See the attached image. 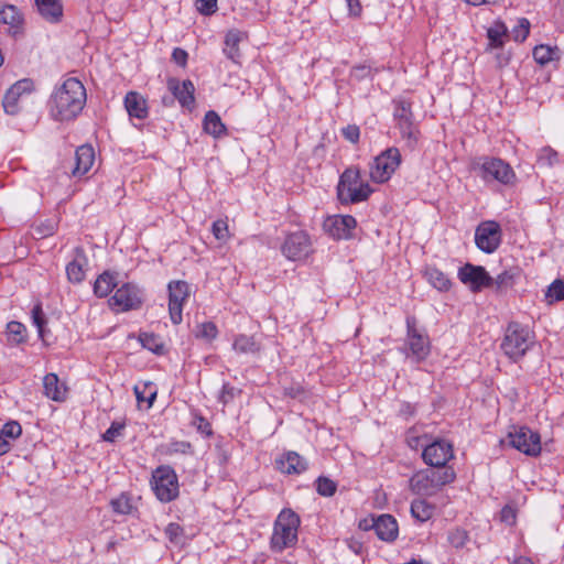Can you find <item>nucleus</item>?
<instances>
[{
    "label": "nucleus",
    "instance_id": "nucleus-35",
    "mask_svg": "<svg viewBox=\"0 0 564 564\" xmlns=\"http://www.w3.org/2000/svg\"><path fill=\"white\" fill-rule=\"evenodd\" d=\"M6 336L8 345L11 347L24 344L28 339V330L24 324L18 321H11L7 324Z\"/></svg>",
    "mask_w": 564,
    "mask_h": 564
},
{
    "label": "nucleus",
    "instance_id": "nucleus-52",
    "mask_svg": "<svg viewBox=\"0 0 564 564\" xmlns=\"http://www.w3.org/2000/svg\"><path fill=\"white\" fill-rule=\"evenodd\" d=\"M212 231L217 240L226 241L229 238L228 224L223 219L213 223Z\"/></svg>",
    "mask_w": 564,
    "mask_h": 564
},
{
    "label": "nucleus",
    "instance_id": "nucleus-8",
    "mask_svg": "<svg viewBox=\"0 0 564 564\" xmlns=\"http://www.w3.org/2000/svg\"><path fill=\"white\" fill-rule=\"evenodd\" d=\"M151 489L162 503L176 500L180 496V482L176 471L170 465H160L152 470Z\"/></svg>",
    "mask_w": 564,
    "mask_h": 564
},
{
    "label": "nucleus",
    "instance_id": "nucleus-46",
    "mask_svg": "<svg viewBox=\"0 0 564 564\" xmlns=\"http://www.w3.org/2000/svg\"><path fill=\"white\" fill-rule=\"evenodd\" d=\"M314 486L316 492L322 497H333L337 491V482L326 476H319Z\"/></svg>",
    "mask_w": 564,
    "mask_h": 564
},
{
    "label": "nucleus",
    "instance_id": "nucleus-29",
    "mask_svg": "<svg viewBox=\"0 0 564 564\" xmlns=\"http://www.w3.org/2000/svg\"><path fill=\"white\" fill-rule=\"evenodd\" d=\"M261 347V341L254 335L238 334L232 341V349L239 355H256Z\"/></svg>",
    "mask_w": 564,
    "mask_h": 564
},
{
    "label": "nucleus",
    "instance_id": "nucleus-43",
    "mask_svg": "<svg viewBox=\"0 0 564 564\" xmlns=\"http://www.w3.org/2000/svg\"><path fill=\"white\" fill-rule=\"evenodd\" d=\"M219 330L217 325L212 322H203L197 325L195 330V337L206 343H212L218 337Z\"/></svg>",
    "mask_w": 564,
    "mask_h": 564
},
{
    "label": "nucleus",
    "instance_id": "nucleus-31",
    "mask_svg": "<svg viewBox=\"0 0 564 564\" xmlns=\"http://www.w3.org/2000/svg\"><path fill=\"white\" fill-rule=\"evenodd\" d=\"M423 275L440 292H448L453 285L448 275L436 267H426Z\"/></svg>",
    "mask_w": 564,
    "mask_h": 564
},
{
    "label": "nucleus",
    "instance_id": "nucleus-63",
    "mask_svg": "<svg viewBox=\"0 0 564 564\" xmlns=\"http://www.w3.org/2000/svg\"><path fill=\"white\" fill-rule=\"evenodd\" d=\"M509 563L510 564H534V562L530 557L523 556V555L514 556L512 560H509Z\"/></svg>",
    "mask_w": 564,
    "mask_h": 564
},
{
    "label": "nucleus",
    "instance_id": "nucleus-17",
    "mask_svg": "<svg viewBox=\"0 0 564 564\" xmlns=\"http://www.w3.org/2000/svg\"><path fill=\"white\" fill-rule=\"evenodd\" d=\"M454 446L449 441L435 438L422 451V459L430 467H451L448 462L454 459Z\"/></svg>",
    "mask_w": 564,
    "mask_h": 564
},
{
    "label": "nucleus",
    "instance_id": "nucleus-25",
    "mask_svg": "<svg viewBox=\"0 0 564 564\" xmlns=\"http://www.w3.org/2000/svg\"><path fill=\"white\" fill-rule=\"evenodd\" d=\"M169 88L182 107L191 108L194 105L195 87L189 79L183 82L171 79L169 82Z\"/></svg>",
    "mask_w": 564,
    "mask_h": 564
},
{
    "label": "nucleus",
    "instance_id": "nucleus-45",
    "mask_svg": "<svg viewBox=\"0 0 564 564\" xmlns=\"http://www.w3.org/2000/svg\"><path fill=\"white\" fill-rule=\"evenodd\" d=\"M547 304H554L564 300V281L556 279L549 286L544 294Z\"/></svg>",
    "mask_w": 564,
    "mask_h": 564
},
{
    "label": "nucleus",
    "instance_id": "nucleus-56",
    "mask_svg": "<svg viewBox=\"0 0 564 564\" xmlns=\"http://www.w3.org/2000/svg\"><path fill=\"white\" fill-rule=\"evenodd\" d=\"M466 540H467L466 531H464L462 529H455V530L451 531L448 534V541L455 547L464 546Z\"/></svg>",
    "mask_w": 564,
    "mask_h": 564
},
{
    "label": "nucleus",
    "instance_id": "nucleus-58",
    "mask_svg": "<svg viewBox=\"0 0 564 564\" xmlns=\"http://www.w3.org/2000/svg\"><path fill=\"white\" fill-rule=\"evenodd\" d=\"M530 26V21L527 18H519L517 24L512 29V32L514 35H529Z\"/></svg>",
    "mask_w": 564,
    "mask_h": 564
},
{
    "label": "nucleus",
    "instance_id": "nucleus-7",
    "mask_svg": "<svg viewBox=\"0 0 564 564\" xmlns=\"http://www.w3.org/2000/svg\"><path fill=\"white\" fill-rule=\"evenodd\" d=\"M393 120L400 135L405 140L408 147L414 148L420 138V130L414 121L412 101L404 97H397L392 100Z\"/></svg>",
    "mask_w": 564,
    "mask_h": 564
},
{
    "label": "nucleus",
    "instance_id": "nucleus-55",
    "mask_svg": "<svg viewBox=\"0 0 564 564\" xmlns=\"http://www.w3.org/2000/svg\"><path fill=\"white\" fill-rule=\"evenodd\" d=\"M218 0H196L197 10L205 15L215 13L218 9Z\"/></svg>",
    "mask_w": 564,
    "mask_h": 564
},
{
    "label": "nucleus",
    "instance_id": "nucleus-22",
    "mask_svg": "<svg viewBox=\"0 0 564 564\" xmlns=\"http://www.w3.org/2000/svg\"><path fill=\"white\" fill-rule=\"evenodd\" d=\"M0 24L8 25V31L12 35H18L24 32L25 19L18 7L3 4L0 7Z\"/></svg>",
    "mask_w": 564,
    "mask_h": 564
},
{
    "label": "nucleus",
    "instance_id": "nucleus-15",
    "mask_svg": "<svg viewBox=\"0 0 564 564\" xmlns=\"http://www.w3.org/2000/svg\"><path fill=\"white\" fill-rule=\"evenodd\" d=\"M501 242L502 230L496 220H484L476 227L475 245L480 251L491 254L498 250Z\"/></svg>",
    "mask_w": 564,
    "mask_h": 564
},
{
    "label": "nucleus",
    "instance_id": "nucleus-62",
    "mask_svg": "<svg viewBox=\"0 0 564 564\" xmlns=\"http://www.w3.org/2000/svg\"><path fill=\"white\" fill-rule=\"evenodd\" d=\"M304 393V388L301 384H294L284 388V394L293 399L301 397Z\"/></svg>",
    "mask_w": 564,
    "mask_h": 564
},
{
    "label": "nucleus",
    "instance_id": "nucleus-19",
    "mask_svg": "<svg viewBox=\"0 0 564 564\" xmlns=\"http://www.w3.org/2000/svg\"><path fill=\"white\" fill-rule=\"evenodd\" d=\"M357 220L351 215H332L323 223L324 231L334 240H349L354 237Z\"/></svg>",
    "mask_w": 564,
    "mask_h": 564
},
{
    "label": "nucleus",
    "instance_id": "nucleus-10",
    "mask_svg": "<svg viewBox=\"0 0 564 564\" xmlns=\"http://www.w3.org/2000/svg\"><path fill=\"white\" fill-rule=\"evenodd\" d=\"M280 250L289 261H304L313 252L312 238L310 234L303 229L288 232Z\"/></svg>",
    "mask_w": 564,
    "mask_h": 564
},
{
    "label": "nucleus",
    "instance_id": "nucleus-44",
    "mask_svg": "<svg viewBox=\"0 0 564 564\" xmlns=\"http://www.w3.org/2000/svg\"><path fill=\"white\" fill-rule=\"evenodd\" d=\"M164 534L169 542L176 546L185 544V530L176 522L169 523L164 529Z\"/></svg>",
    "mask_w": 564,
    "mask_h": 564
},
{
    "label": "nucleus",
    "instance_id": "nucleus-12",
    "mask_svg": "<svg viewBox=\"0 0 564 564\" xmlns=\"http://www.w3.org/2000/svg\"><path fill=\"white\" fill-rule=\"evenodd\" d=\"M508 438L512 448L527 456L536 457L541 454V436L528 426H513Z\"/></svg>",
    "mask_w": 564,
    "mask_h": 564
},
{
    "label": "nucleus",
    "instance_id": "nucleus-32",
    "mask_svg": "<svg viewBox=\"0 0 564 564\" xmlns=\"http://www.w3.org/2000/svg\"><path fill=\"white\" fill-rule=\"evenodd\" d=\"M203 130L205 133L216 139L227 134V128L225 123L221 121L219 115L214 110H209L205 113L203 120Z\"/></svg>",
    "mask_w": 564,
    "mask_h": 564
},
{
    "label": "nucleus",
    "instance_id": "nucleus-16",
    "mask_svg": "<svg viewBox=\"0 0 564 564\" xmlns=\"http://www.w3.org/2000/svg\"><path fill=\"white\" fill-rule=\"evenodd\" d=\"M143 300V290L135 283L127 282L116 289L115 294L109 300V304L112 307H118L120 312H129L140 308Z\"/></svg>",
    "mask_w": 564,
    "mask_h": 564
},
{
    "label": "nucleus",
    "instance_id": "nucleus-51",
    "mask_svg": "<svg viewBox=\"0 0 564 564\" xmlns=\"http://www.w3.org/2000/svg\"><path fill=\"white\" fill-rule=\"evenodd\" d=\"M124 423L113 421L106 432L101 435L102 441L107 443H113L118 436L122 434L124 430Z\"/></svg>",
    "mask_w": 564,
    "mask_h": 564
},
{
    "label": "nucleus",
    "instance_id": "nucleus-14",
    "mask_svg": "<svg viewBox=\"0 0 564 564\" xmlns=\"http://www.w3.org/2000/svg\"><path fill=\"white\" fill-rule=\"evenodd\" d=\"M406 346L410 350V357L416 362L427 358L431 350L429 336L417 328V322L414 316L406 317Z\"/></svg>",
    "mask_w": 564,
    "mask_h": 564
},
{
    "label": "nucleus",
    "instance_id": "nucleus-26",
    "mask_svg": "<svg viewBox=\"0 0 564 564\" xmlns=\"http://www.w3.org/2000/svg\"><path fill=\"white\" fill-rule=\"evenodd\" d=\"M123 104L130 119L144 120L148 118L149 108L147 100L139 93H127Z\"/></svg>",
    "mask_w": 564,
    "mask_h": 564
},
{
    "label": "nucleus",
    "instance_id": "nucleus-30",
    "mask_svg": "<svg viewBox=\"0 0 564 564\" xmlns=\"http://www.w3.org/2000/svg\"><path fill=\"white\" fill-rule=\"evenodd\" d=\"M117 288V273L104 271L94 283V294L99 297H107Z\"/></svg>",
    "mask_w": 564,
    "mask_h": 564
},
{
    "label": "nucleus",
    "instance_id": "nucleus-53",
    "mask_svg": "<svg viewBox=\"0 0 564 564\" xmlns=\"http://www.w3.org/2000/svg\"><path fill=\"white\" fill-rule=\"evenodd\" d=\"M193 425L196 427V430L199 433L204 434L205 436H207V437L212 436V434H213L212 424L202 414L194 415Z\"/></svg>",
    "mask_w": 564,
    "mask_h": 564
},
{
    "label": "nucleus",
    "instance_id": "nucleus-41",
    "mask_svg": "<svg viewBox=\"0 0 564 564\" xmlns=\"http://www.w3.org/2000/svg\"><path fill=\"white\" fill-rule=\"evenodd\" d=\"M411 514L420 522L430 520L433 516V507L424 499H414L411 502Z\"/></svg>",
    "mask_w": 564,
    "mask_h": 564
},
{
    "label": "nucleus",
    "instance_id": "nucleus-33",
    "mask_svg": "<svg viewBox=\"0 0 564 564\" xmlns=\"http://www.w3.org/2000/svg\"><path fill=\"white\" fill-rule=\"evenodd\" d=\"M532 54L534 61L541 66L557 62L561 58V50L558 46L551 44L535 45Z\"/></svg>",
    "mask_w": 564,
    "mask_h": 564
},
{
    "label": "nucleus",
    "instance_id": "nucleus-61",
    "mask_svg": "<svg viewBox=\"0 0 564 564\" xmlns=\"http://www.w3.org/2000/svg\"><path fill=\"white\" fill-rule=\"evenodd\" d=\"M349 15L360 17L362 13V6L360 0H345Z\"/></svg>",
    "mask_w": 564,
    "mask_h": 564
},
{
    "label": "nucleus",
    "instance_id": "nucleus-18",
    "mask_svg": "<svg viewBox=\"0 0 564 564\" xmlns=\"http://www.w3.org/2000/svg\"><path fill=\"white\" fill-rule=\"evenodd\" d=\"M457 278L463 284L468 285L473 292L494 286V278L481 265L466 263L458 269Z\"/></svg>",
    "mask_w": 564,
    "mask_h": 564
},
{
    "label": "nucleus",
    "instance_id": "nucleus-28",
    "mask_svg": "<svg viewBox=\"0 0 564 564\" xmlns=\"http://www.w3.org/2000/svg\"><path fill=\"white\" fill-rule=\"evenodd\" d=\"M40 15L51 23H57L63 17L61 0H34Z\"/></svg>",
    "mask_w": 564,
    "mask_h": 564
},
{
    "label": "nucleus",
    "instance_id": "nucleus-49",
    "mask_svg": "<svg viewBox=\"0 0 564 564\" xmlns=\"http://www.w3.org/2000/svg\"><path fill=\"white\" fill-rule=\"evenodd\" d=\"M240 393L241 389L236 388L229 382H224L218 395V402L223 405H227L232 402Z\"/></svg>",
    "mask_w": 564,
    "mask_h": 564
},
{
    "label": "nucleus",
    "instance_id": "nucleus-38",
    "mask_svg": "<svg viewBox=\"0 0 564 564\" xmlns=\"http://www.w3.org/2000/svg\"><path fill=\"white\" fill-rule=\"evenodd\" d=\"M138 340L144 349H148L156 356H162L166 351L162 337L158 334L141 332L138 336Z\"/></svg>",
    "mask_w": 564,
    "mask_h": 564
},
{
    "label": "nucleus",
    "instance_id": "nucleus-24",
    "mask_svg": "<svg viewBox=\"0 0 564 564\" xmlns=\"http://www.w3.org/2000/svg\"><path fill=\"white\" fill-rule=\"evenodd\" d=\"M43 394L54 402H65L68 397V388L58 376L50 372L43 378Z\"/></svg>",
    "mask_w": 564,
    "mask_h": 564
},
{
    "label": "nucleus",
    "instance_id": "nucleus-34",
    "mask_svg": "<svg viewBox=\"0 0 564 564\" xmlns=\"http://www.w3.org/2000/svg\"><path fill=\"white\" fill-rule=\"evenodd\" d=\"M109 506L112 512L119 516H130L137 511L133 497L128 491H123L119 496L112 498Z\"/></svg>",
    "mask_w": 564,
    "mask_h": 564
},
{
    "label": "nucleus",
    "instance_id": "nucleus-9",
    "mask_svg": "<svg viewBox=\"0 0 564 564\" xmlns=\"http://www.w3.org/2000/svg\"><path fill=\"white\" fill-rule=\"evenodd\" d=\"M402 163V155L397 147H389L376 155L369 164V176L373 183H387Z\"/></svg>",
    "mask_w": 564,
    "mask_h": 564
},
{
    "label": "nucleus",
    "instance_id": "nucleus-13",
    "mask_svg": "<svg viewBox=\"0 0 564 564\" xmlns=\"http://www.w3.org/2000/svg\"><path fill=\"white\" fill-rule=\"evenodd\" d=\"M169 315L173 325L183 321V308L191 295V286L184 280H172L167 283Z\"/></svg>",
    "mask_w": 564,
    "mask_h": 564
},
{
    "label": "nucleus",
    "instance_id": "nucleus-2",
    "mask_svg": "<svg viewBox=\"0 0 564 564\" xmlns=\"http://www.w3.org/2000/svg\"><path fill=\"white\" fill-rule=\"evenodd\" d=\"M300 516L290 508L282 509L273 522L269 549L272 553H282L294 549L299 542Z\"/></svg>",
    "mask_w": 564,
    "mask_h": 564
},
{
    "label": "nucleus",
    "instance_id": "nucleus-60",
    "mask_svg": "<svg viewBox=\"0 0 564 564\" xmlns=\"http://www.w3.org/2000/svg\"><path fill=\"white\" fill-rule=\"evenodd\" d=\"M516 510L511 506H505L500 512V519L507 524H513L516 522Z\"/></svg>",
    "mask_w": 564,
    "mask_h": 564
},
{
    "label": "nucleus",
    "instance_id": "nucleus-6",
    "mask_svg": "<svg viewBox=\"0 0 564 564\" xmlns=\"http://www.w3.org/2000/svg\"><path fill=\"white\" fill-rule=\"evenodd\" d=\"M471 170L484 183L496 182L503 186H512L517 181L516 172L505 160L496 156L482 155L471 162Z\"/></svg>",
    "mask_w": 564,
    "mask_h": 564
},
{
    "label": "nucleus",
    "instance_id": "nucleus-1",
    "mask_svg": "<svg viewBox=\"0 0 564 564\" xmlns=\"http://www.w3.org/2000/svg\"><path fill=\"white\" fill-rule=\"evenodd\" d=\"M87 100L86 88L75 78H66L57 86L48 100V112L55 121H69L77 118Z\"/></svg>",
    "mask_w": 564,
    "mask_h": 564
},
{
    "label": "nucleus",
    "instance_id": "nucleus-36",
    "mask_svg": "<svg viewBox=\"0 0 564 564\" xmlns=\"http://www.w3.org/2000/svg\"><path fill=\"white\" fill-rule=\"evenodd\" d=\"M133 392L139 404L145 402L151 408L156 399L158 388L151 381H142L133 387Z\"/></svg>",
    "mask_w": 564,
    "mask_h": 564
},
{
    "label": "nucleus",
    "instance_id": "nucleus-50",
    "mask_svg": "<svg viewBox=\"0 0 564 564\" xmlns=\"http://www.w3.org/2000/svg\"><path fill=\"white\" fill-rule=\"evenodd\" d=\"M31 318L33 325L36 327L39 337L43 338L44 336V326L46 324V318L42 308V304H35L31 310Z\"/></svg>",
    "mask_w": 564,
    "mask_h": 564
},
{
    "label": "nucleus",
    "instance_id": "nucleus-64",
    "mask_svg": "<svg viewBox=\"0 0 564 564\" xmlns=\"http://www.w3.org/2000/svg\"><path fill=\"white\" fill-rule=\"evenodd\" d=\"M464 2L471 6H481V4H492L496 3L497 0H463Z\"/></svg>",
    "mask_w": 564,
    "mask_h": 564
},
{
    "label": "nucleus",
    "instance_id": "nucleus-59",
    "mask_svg": "<svg viewBox=\"0 0 564 564\" xmlns=\"http://www.w3.org/2000/svg\"><path fill=\"white\" fill-rule=\"evenodd\" d=\"M508 26L501 21L496 20L487 30V35H508Z\"/></svg>",
    "mask_w": 564,
    "mask_h": 564
},
{
    "label": "nucleus",
    "instance_id": "nucleus-27",
    "mask_svg": "<svg viewBox=\"0 0 564 564\" xmlns=\"http://www.w3.org/2000/svg\"><path fill=\"white\" fill-rule=\"evenodd\" d=\"M87 264V257L82 249H77L76 257L66 265L67 280L73 284H79L85 280L84 267Z\"/></svg>",
    "mask_w": 564,
    "mask_h": 564
},
{
    "label": "nucleus",
    "instance_id": "nucleus-57",
    "mask_svg": "<svg viewBox=\"0 0 564 564\" xmlns=\"http://www.w3.org/2000/svg\"><path fill=\"white\" fill-rule=\"evenodd\" d=\"M171 57L172 61L181 67H185L187 65L188 54L185 50L181 47H175L172 52Z\"/></svg>",
    "mask_w": 564,
    "mask_h": 564
},
{
    "label": "nucleus",
    "instance_id": "nucleus-11",
    "mask_svg": "<svg viewBox=\"0 0 564 564\" xmlns=\"http://www.w3.org/2000/svg\"><path fill=\"white\" fill-rule=\"evenodd\" d=\"M359 529L364 531L373 530L379 540L391 543L399 535V524L397 519L388 513L370 516L360 520Z\"/></svg>",
    "mask_w": 564,
    "mask_h": 564
},
{
    "label": "nucleus",
    "instance_id": "nucleus-21",
    "mask_svg": "<svg viewBox=\"0 0 564 564\" xmlns=\"http://www.w3.org/2000/svg\"><path fill=\"white\" fill-rule=\"evenodd\" d=\"M96 161L95 149L91 144H82L75 150V155L70 162L69 175L75 178H82L94 166Z\"/></svg>",
    "mask_w": 564,
    "mask_h": 564
},
{
    "label": "nucleus",
    "instance_id": "nucleus-20",
    "mask_svg": "<svg viewBox=\"0 0 564 564\" xmlns=\"http://www.w3.org/2000/svg\"><path fill=\"white\" fill-rule=\"evenodd\" d=\"M34 88L31 79H21L14 83L4 94L2 106L6 113L14 116L18 115L21 107L20 100L24 95H29Z\"/></svg>",
    "mask_w": 564,
    "mask_h": 564
},
{
    "label": "nucleus",
    "instance_id": "nucleus-47",
    "mask_svg": "<svg viewBox=\"0 0 564 564\" xmlns=\"http://www.w3.org/2000/svg\"><path fill=\"white\" fill-rule=\"evenodd\" d=\"M0 434L9 444L12 445V443L22 435V426L18 421H8L0 429Z\"/></svg>",
    "mask_w": 564,
    "mask_h": 564
},
{
    "label": "nucleus",
    "instance_id": "nucleus-5",
    "mask_svg": "<svg viewBox=\"0 0 564 564\" xmlns=\"http://www.w3.org/2000/svg\"><path fill=\"white\" fill-rule=\"evenodd\" d=\"M456 479L453 467H431L416 471L410 478V489L420 496H432Z\"/></svg>",
    "mask_w": 564,
    "mask_h": 564
},
{
    "label": "nucleus",
    "instance_id": "nucleus-48",
    "mask_svg": "<svg viewBox=\"0 0 564 564\" xmlns=\"http://www.w3.org/2000/svg\"><path fill=\"white\" fill-rule=\"evenodd\" d=\"M514 284V274L511 271L505 270L494 279V286L497 292H506Z\"/></svg>",
    "mask_w": 564,
    "mask_h": 564
},
{
    "label": "nucleus",
    "instance_id": "nucleus-40",
    "mask_svg": "<svg viewBox=\"0 0 564 564\" xmlns=\"http://www.w3.org/2000/svg\"><path fill=\"white\" fill-rule=\"evenodd\" d=\"M161 453L167 456L174 454L193 455V445L187 441L171 440L169 443L161 446Z\"/></svg>",
    "mask_w": 564,
    "mask_h": 564
},
{
    "label": "nucleus",
    "instance_id": "nucleus-39",
    "mask_svg": "<svg viewBox=\"0 0 564 564\" xmlns=\"http://www.w3.org/2000/svg\"><path fill=\"white\" fill-rule=\"evenodd\" d=\"M488 40L486 50L495 54L499 67L506 66L510 61V52L503 50L505 37H488Z\"/></svg>",
    "mask_w": 564,
    "mask_h": 564
},
{
    "label": "nucleus",
    "instance_id": "nucleus-37",
    "mask_svg": "<svg viewBox=\"0 0 564 564\" xmlns=\"http://www.w3.org/2000/svg\"><path fill=\"white\" fill-rule=\"evenodd\" d=\"M248 37H225L223 52L235 64H241L242 48Z\"/></svg>",
    "mask_w": 564,
    "mask_h": 564
},
{
    "label": "nucleus",
    "instance_id": "nucleus-54",
    "mask_svg": "<svg viewBox=\"0 0 564 564\" xmlns=\"http://www.w3.org/2000/svg\"><path fill=\"white\" fill-rule=\"evenodd\" d=\"M341 135L349 142L356 144L360 139V129L356 124H348L341 128Z\"/></svg>",
    "mask_w": 564,
    "mask_h": 564
},
{
    "label": "nucleus",
    "instance_id": "nucleus-3",
    "mask_svg": "<svg viewBox=\"0 0 564 564\" xmlns=\"http://www.w3.org/2000/svg\"><path fill=\"white\" fill-rule=\"evenodd\" d=\"M535 335L529 326L518 322H510L501 339L500 349L511 361H520L533 347Z\"/></svg>",
    "mask_w": 564,
    "mask_h": 564
},
{
    "label": "nucleus",
    "instance_id": "nucleus-4",
    "mask_svg": "<svg viewBox=\"0 0 564 564\" xmlns=\"http://www.w3.org/2000/svg\"><path fill=\"white\" fill-rule=\"evenodd\" d=\"M372 192L371 186L361 180L360 169L358 166H349L339 175L336 194L341 205L366 202Z\"/></svg>",
    "mask_w": 564,
    "mask_h": 564
},
{
    "label": "nucleus",
    "instance_id": "nucleus-42",
    "mask_svg": "<svg viewBox=\"0 0 564 564\" xmlns=\"http://www.w3.org/2000/svg\"><path fill=\"white\" fill-rule=\"evenodd\" d=\"M561 163L560 154L550 145L543 147L536 154V164L542 167H553Z\"/></svg>",
    "mask_w": 564,
    "mask_h": 564
},
{
    "label": "nucleus",
    "instance_id": "nucleus-23",
    "mask_svg": "<svg viewBox=\"0 0 564 564\" xmlns=\"http://www.w3.org/2000/svg\"><path fill=\"white\" fill-rule=\"evenodd\" d=\"M276 469L286 475H300L307 469V462L296 452L288 451L275 459Z\"/></svg>",
    "mask_w": 564,
    "mask_h": 564
}]
</instances>
